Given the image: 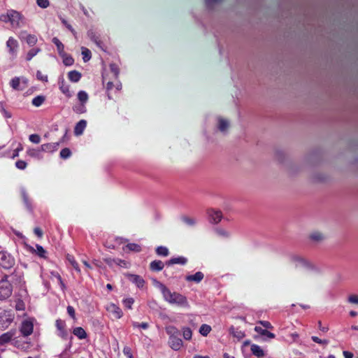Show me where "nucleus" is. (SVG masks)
Here are the masks:
<instances>
[{
	"label": "nucleus",
	"instance_id": "obj_1",
	"mask_svg": "<svg viewBox=\"0 0 358 358\" xmlns=\"http://www.w3.org/2000/svg\"><path fill=\"white\" fill-rule=\"evenodd\" d=\"M159 288L166 301L171 304H176L181 307H189V303L185 296L178 292H171V291L164 284L160 283Z\"/></svg>",
	"mask_w": 358,
	"mask_h": 358
},
{
	"label": "nucleus",
	"instance_id": "obj_2",
	"mask_svg": "<svg viewBox=\"0 0 358 358\" xmlns=\"http://www.w3.org/2000/svg\"><path fill=\"white\" fill-rule=\"evenodd\" d=\"M165 330L169 335L168 343L170 348L175 351L180 350L183 345V342L180 338V330L173 325L167 326Z\"/></svg>",
	"mask_w": 358,
	"mask_h": 358
},
{
	"label": "nucleus",
	"instance_id": "obj_3",
	"mask_svg": "<svg viewBox=\"0 0 358 358\" xmlns=\"http://www.w3.org/2000/svg\"><path fill=\"white\" fill-rule=\"evenodd\" d=\"M23 20L24 16L20 12L13 9L8 10L6 14L0 15V21L6 23L10 22L14 28L21 27Z\"/></svg>",
	"mask_w": 358,
	"mask_h": 358
},
{
	"label": "nucleus",
	"instance_id": "obj_4",
	"mask_svg": "<svg viewBox=\"0 0 358 358\" xmlns=\"http://www.w3.org/2000/svg\"><path fill=\"white\" fill-rule=\"evenodd\" d=\"M15 314L13 310H4L0 313V326L3 329H7L13 322Z\"/></svg>",
	"mask_w": 358,
	"mask_h": 358
},
{
	"label": "nucleus",
	"instance_id": "obj_5",
	"mask_svg": "<svg viewBox=\"0 0 358 358\" xmlns=\"http://www.w3.org/2000/svg\"><path fill=\"white\" fill-rule=\"evenodd\" d=\"M15 264V259L10 255L6 252H0V266L5 268L9 269Z\"/></svg>",
	"mask_w": 358,
	"mask_h": 358
},
{
	"label": "nucleus",
	"instance_id": "obj_6",
	"mask_svg": "<svg viewBox=\"0 0 358 358\" xmlns=\"http://www.w3.org/2000/svg\"><path fill=\"white\" fill-rule=\"evenodd\" d=\"M107 312L113 317V319L118 320L123 316L122 309L113 303H109L106 306Z\"/></svg>",
	"mask_w": 358,
	"mask_h": 358
},
{
	"label": "nucleus",
	"instance_id": "obj_7",
	"mask_svg": "<svg viewBox=\"0 0 358 358\" xmlns=\"http://www.w3.org/2000/svg\"><path fill=\"white\" fill-rule=\"evenodd\" d=\"M124 276L132 283L135 284L137 287L143 288L145 284L144 279L139 275L127 273Z\"/></svg>",
	"mask_w": 358,
	"mask_h": 358
},
{
	"label": "nucleus",
	"instance_id": "obj_8",
	"mask_svg": "<svg viewBox=\"0 0 358 358\" xmlns=\"http://www.w3.org/2000/svg\"><path fill=\"white\" fill-rule=\"evenodd\" d=\"M22 83L23 84L22 86L20 85L21 78L20 77H15L10 80V85L15 90L22 91L27 87V80L22 78Z\"/></svg>",
	"mask_w": 358,
	"mask_h": 358
},
{
	"label": "nucleus",
	"instance_id": "obj_9",
	"mask_svg": "<svg viewBox=\"0 0 358 358\" xmlns=\"http://www.w3.org/2000/svg\"><path fill=\"white\" fill-rule=\"evenodd\" d=\"M34 331V324L31 320H24L22 322L20 327V332L23 336L27 337L30 336Z\"/></svg>",
	"mask_w": 358,
	"mask_h": 358
},
{
	"label": "nucleus",
	"instance_id": "obj_10",
	"mask_svg": "<svg viewBox=\"0 0 358 358\" xmlns=\"http://www.w3.org/2000/svg\"><path fill=\"white\" fill-rule=\"evenodd\" d=\"M13 292L12 285H5L0 284V300L3 301L9 298Z\"/></svg>",
	"mask_w": 358,
	"mask_h": 358
},
{
	"label": "nucleus",
	"instance_id": "obj_11",
	"mask_svg": "<svg viewBox=\"0 0 358 358\" xmlns=\"http://www.w3.org/2000/svg\"><path fill=\"white\" fill-rule=\"evenodd\" d=\"M208 215L211 223L217 224L220 222L222 218V213L220 210H215L210 209L208 210Z\"/></svg>",
	"mask_w": 358,
	"mask_h": 358
},
{
	"label": "nucleus",
	"instance_id": "obj_12",
	"mask_svg": "<svg viewBox=\"0 0 358 358\" xmlns=\"http://www.w3.org/2000/svg\"><path fill=\"white\" fill-rule=\"evenodd\" d=\"M6 46L9 50V53L13 56H15L19 46L17 41L13 37H9L6 42Z\"/></svg>",
	"mask_w": 358,
	"mask_h": 358
},
{
	"label": "nucleus",
	"instance_id": "obj_13",
	"mask_svg": "<svg viewBox=\"0 0 358 358\" xmlns=\"http://www.w3.org/2000/svg\"><path fill=\"white\" fill-rule=\"evenodd\" d=\"M87 36L99 48H100L101 50H103V42L100 39V37L93 30L91 29L87 31Z\"/></svg>",
	"mask_w": 358,
	"mask_h": 358
},
{
	"label": "nucleus",
	"instance_id": "obj_14",
	"mask_svg": "<svg viewBox=\"0 0 358 358\" xmlns=\"http://www.w3.org/2000/svg\"><path fill=\"white\" fill-rule=\"evenodd\" d=\"M15 329H11L0 336V345H4L11 341L15 334Z\"/></svg>",
	"mask_w": 358,
	"mask_h": 358
},
{
	"label": "nucleus",
	"instance_id": "obj_15",
	"mask_svg": "<svg viewBox=\"0 0 358 358\" xmlns=\"http://www.w3.org/2000/svg\"><path fill=\"white\" fill-rule=\"evenodd\" d=\"M187 263V259L184 257H173L166 262V265L169 266L173 264L185 265Z\"/></svg>",
	"mask_w": 358,
	"mask_h": 358
},
{
	"label": "nucleus",
	"instance_id": "obj_16",
	"mask_svg": "<svg viewBox=\"0 0 358 358\" xmlns=\"http://www.w3.org/2000/svg\"><path fill=\"white\" fill-rule=\"evenodd\" d=\"M59 145V143H45L41 145V150L46 152H52L58 149Z\"/></svg>",
	"mask_w": 358,
	"mask_h": 358
},
{
	"label": "nucleus",
	"instance_id": "obj_17",
	"mask_svg": "<svg viewBox=\"0 0 358 358\" xmlns=\"http://www.w3.org/2000/svg\"><path fill=\"white\" fill-rule=\"evenodd\" d=\"M204 278V275L201 271H197L194 275H189L185 277V280L187 282H195L196 283L200 282Z\"/></svg>",
	"mask_w": 358,
	"mask_h": 358
},
{
	"label": "nucleus",
	"instance_id": "obj_18",
	"mask_svg": "<svg viewBox=\"0 0 358 358\" xmlns=\"http://www.w3.org/2000/svg\"><path fill=\"white\" fill-rule=\"evenodd\" d=\"M164 267V264L161 260H154L150 264V269L153 272L161 271Z\"/></svg>",
	"mask_w": 358,
	"mask_h": 358
},
{
	"label": "nucleus",
	"instance_id": "obj_19",
	"mask_svg": "<svg viewBox=\"0 0 358 358\" xmlns=\"http://www.w3.org/2000/svg\"><path fill=\"white\" fill-rule=\"evenodd\" d=\"M87 126V122L85 120H80L74 128V133L76 135H80L83 134L84 129Z\"/></svg>",
	"mask_w": 358,
	"mask_h": 358
},
{
	"label": "nucleus",
	"instance_id": "obj_20",
	"mask_svg": "<svg viewBox=\"0 0 358 358\" xmlns=\"http://www.w3.org/2000/svg\"><path fill=\"white\" fill-rule=\"evenodd\" d=\"M73 334L80 340L85 339L87 337L85 330L80 327H75L73 329Z\"/></svg>",
	"mask_w": 358,
	"mask_h": 358
},
{
	"label": "nucleus",
	"instance_id": "obj_21",
	"mask_svg": "<svg viewBox=\"0 0 358 358\" xmlns=\"http://www.w3.org/2000/svg\"><path fill=\"white\" fill-rule=\"evenodd\" d=\"M250 350L252 355L257 357L258 358H262L264 356V350L257 344H252L251 345Z\"/></svg>",
	"mask_w": 358,
	"mask_h": 358
},
{
	"label": "nucleus",
	"instance_id": "obj_22",
	"mask_svg": "<svg viewBox=\"0 0 358 358\" xmlns=\"http://www.w3.org/2000/svg\"><path fill=\"white\" fill-rule=\"evenodd\" d=\"M81 77L82 74L76 70L71 71L68 73V78L73 83L78 82Z\"/></svg>",
	"mask_w": 358,
	"mask_h": 358
},
{
	"label": "nucleus",
	"instance_id": "obj_23",
	"mask_svg": "<svg viewBox=\"0 0 358 358\" xmlns=\"http://www.w3.org/2000/svg\"><path fill=\"white\" fill-rule=\"evenodd\" d=\"M255 331L261 336H266L268 338H274L275 337V335L273 333L268 331L267 329H262L260 327L256 326L255 327Z\"/></svg>",
	"mask_w": 358,
	"mask_h": 358
},
{
	"label": "nucleus",
	"instance_id": "obj_24",
	"mask_svg": "<svg viewBox=\"0 0 358 358\" xmlns=\"http://www.w3.org/2000/svg\"><path fill=\"white\" fill-rule=\"evenodd\" d=\"M73 110L77 114H83L87 112L86 103H79L73 106Z\"/></svg>",
	"mask_w": 358,
	"mask_h": 358
},
{
	"label": "nucleus",
	"instance_id": "obj_25",
	"mask_svg": "<svg viewBox=\"0 0 358 358\" xmlns=\"http://www.w3.org/2000/svg\"><path fill=\"white\" fill-rule=\"evenodd\" d=\"M229 333L234 336L238 339L243 338L245 336V334L238 329H235L234 327L231 326L229 328Z\"/></svg>",
	"mask_w": 358,
	"mask_h": 358
},
{
	"label": "nucleus",
	"instance_id": "obj_26",
	"mask_svg": "<svg viewBox=\"0 0 358 358\" xmlns=\"http://www.w3.org/2000/svg\"><path fill=\"white\" fill-rule=\"evenodd\" d=\"M52 43L56 45L59 54L62 55L64 52V45L63 43L57 37L52 38Z\"/></svg>",
	"mask_w": 358,
	"mask_h": 358
},
{
	"label": "nucleus",
	"instance_id": "obj_27",
	"mask_svg": "<svg viewBox=\"0 0 358 358\" xmlns=\"http://www.w3.org/2000/svg\"><path fill=\"white\" fill-rule=\"evenodd\" d=\"M45 100V97L44 96L38 95L32 99L31 103L36 107H39L44 103Z\"/></svg>",
	"mask_w": 358,
	"mask_h": 358
},
{
	"label": "nucleus",
	"instance_id": "obj_28",
	"mask_svg": "<svg viewBox=\"0 0 358 358\" xmlns=\"http://www.w3.org/2000/svg\"><path fill=\"white\" fill-rule=\"evenodd\" d=\"M77 96L80 103H87V102L88 101L89 96L85 91H79Z\"/></svg>",
	"mask_w": 358,
	"mask_h": 358
},
{
	"label": "nucleus",
	"instance_id": "obj_29",
	"mask_svg": "<svg viewBox=\"0 0 358 358\" xmlns=\"http://www.w3.org/2000/svg\"><path fill=\"white\" fill-rule=\"evenodd\" d=\"M155 252L158 256L167 257L169 255V249L165 246H158Z\"/></svg>",
	"mask_w": 358,
	"mask_h": 358
},
{
	"label": "nucleus",
	"instance_id": "obj_30",
	"mask_svg": "<svg viewBox=\"0 0 358 358\" xmlns=\"http://www.w3.org/2000/svg\"><path fill=\"white\" fill-rule=\"evenodd\" d=\"M125 248L129 250L135 252H140L142 250L141 246L137 243H130L126 245Z\"/></svg>",
	"mask_w": 358,
	"mask_h": 358
},
{
	"label": "nucleus",
	"instance_id": "obj_31",
	"mask_svg": "<svg viewBox=\"0 0 358 358\" xmlns=\"http://www.w3.org/2000/svg\"><path fill=\"white\" fill-rule=\"evenodd\" d=\"M211 327L208 324H203L199 328V333L203 336H207L208 334L211 331Z\"/></svg>",
	"mask_w": 358,
	"mask_h": 358
},
{
	"label": "nucleus",
	"instance_id": "obj_32",
	"mask_svg": "<svg viewBox=\"0 0 358 358\" xmlns=\"http://www.w3.org/2000/svg\"><path fill=\"white\" fill-rule=\"evenodd\" d=\"M41 51V49L39 48H32L27 54L26 59L27 61H30L31 59L36 56L38 52Z\"/></svg>",
	"mask_w": 358,
	"mask_h": 358
},
{
	"label": "nucleus",
	"instance_id": "obj_33",
	"mask_svg": "<svg viewBox=\"0 0 358 358\" xmlns=\"http://www.w3.org/2000/svg\"><path fill=\"white\" fill-rule=\"evenodd\" d=\"M182 336L185 340L190 341L192 336V331L189 327H182Z\"/></svg>",
	"mask_w": 358,
	"mask_h": 358
},
{
	"label": "nucleus",
	"instance_id": "obj_34",
	"mask_svg": "<svg viewBox=\"0 0 358 358\" xmlns=\"http://www.w3.org/2000/svg\"><path fill=\"white\" fill-rule=\"evenodd\" d=\"M27 43L29 46H34L36 44L38 39L36 35L28 34L25 38Z\"/></svg>",
	"mask_w": 358,
	"mask_h": 358
},
{
	"label": "nucleus",
	"instance_id": "obj_35",
	"mask_svg": "<svg viewBox=\"0 0 358 358\" xmlns=\"http://www.w3.org/2000/svg\"><path fill=\"white\" fill-rule=\"evenodd\" d=\"M60 90L66 97L70 98L72 96V93L70 90V87L68 85L62 83L59 87Z\"/></svg>",
	"mask_w": 358,
	"mask_h": 358
},
{
	"label": "nucleus",
	"instance_id": "obj_36",
	"mask_svg": "<svg viewBox=\"0 0 358 358\" xmlns=\"http://www.w3.org/2000/svg\"><path fill=\"white\" fill-rule=\"evenodd\" d=\"M62 56L63 57V63L65 66H71L73 64L74 59L71 56L67 55L64 52L62 54Z\"/></svg>",
	"mask_w": 358,
	"mask_h": 358
},
{
	"label": "nucleus",
	"instance_id": "obj_37",
	"mask_svg": "<svg viewBox=\"0 0 358 358\" xmlns=\"http://www.w3.org/2000/svg\"><path fill=\"white\" fill-rule=\"evenodd\" d=\"M66 259H68V261L71 263V264L72 265V266L73 267V268L80 272V269L79 268V266H78V262L76 261L75 258L73 256L68 254L66 255Z\"/></svg>",
	"mask_w": 358,
	"mask_h": 358
},
{
	"label": "nucleus",
	"instance_id": "obj_38",
	"mask_svg": "<svg viewBox=\"0 0 358 358\" xmlns=\"http://www.w3.org/2000/svg\"><path fill=\"white\" fill-rule=\"evenodd\" d=\"M229 122L227 120L223 119V118H219V125L218 128L219 130L221 131H225L228 127H229Z\"/></svg>",
	"mask_w": 358,
	"mask_h": 358
},
{
	"label": "nucleus",
	"instance_id": "obj_39",
	"mask_svg": "<svg viewBox=\"0 0 358 358\" xmlns=\"http://www.w3.org/2000/svg\"><path fill=\"white\" fill-rule=\"evenodd\" d=\"M83 59L85 62H88L92 57L91 51L87 48H82Z\"/></svg>",
	"mask_w": 358,
	"mask_h": 358
},
{
	"label": "nucleus",
	"instance_id": "obj_40",
	"mask_svg": "<svg viewBox=\"0 0 358 358\" xmlns=\"http://www.w3.org/2000/svg\"><path fill=\"white\" fill-rule=\"evenodd\" d=\"M310 238L313 241H320L324 239V236L319 231H314L310 235Z\"/></svg>",
	"mask_w": 358,
	"mask_h": 358
},
{
	"label": "nucleus",
	"instance_id": "obj_41",
	"mask_svg": "<svg viewBox=\"0 0 358 358\" xmlns=\"http://www.w3.org/2000/svg\"><path fill=\"white\" fill-rule=\"evenodd\" d=\"M110 70L113 73L114 78L117 79L120 73V70L117 65L115 64H110Z\"/></svg>",
	"mask_w": 358,
	"mask_h": 358
},
{
	"label": "nucleus",
	"instance_id": "obj_42",
	"mask_svg": "<svg viewBox=\"0 0 358 358\" xmlns=\"http://www.w3.org/2000/svg\"><path fill=\"white\" fill-rule=\"evenodd\" d=\"M71 155V152L69 148H63L61 151H60V157L62 158V159H67L69 158Z\"/></svg>",
	"mask_w": 358,
	"mask_h": 358
},
{
	"label": "nucleus",
	"instance_id": "obj_43",
	"mask_svg": "<svg viewBox=\"0 0 358 358\" xmlns=\"http://www.w3.org/2000/svg\"><path fill=\"white\" fill-rule=\"evenodd\" d=\"M113 87H115V85L113 84V82L108 81L106 83V90L108 98L109 99H113L112 96H111V92H110L113 90Z\"/></svg>",
	"mask_w": 358,
	"mask_h": 358
},
{
	"label": "nucleus",
	"instance_id": "obj_44",
	"mask_svg": "<svg viewBox=\"0 0 358 358\" xmlns=\"http://www.w3.org/2000/svg\"><path fill=\"white\" fill-rule=\"evenodd\" d=\"M132 327L134 328H141L143 329H147L149 328V324L148 322L138 323L137 322H132Z\"/></svg>",
	"mask_w": 358,
	"mask_h": 358
},
{
	"label": "nucleus",
	"instance_id": "obj_45",
	"mask_svg": "<svg viewBox=\"0 0 358 358\" xmlns=\"http://www.w3.org/2000/svg\"><path fill=\"white\" fill-rule=\"evenodd\" d=\"M0 111L6 118H10L12 116L11 113L5 108L3 102H0Z\"/></svg>",
	"mask_w": 358,
	"mask_h": 358
},
{
	"label": "nucleus",
	"instance_id": "obj_46",
	"mask_svg": "<svg viewBox=\"0 0 358 358\" xmlns=\"http://www.w3.org/2000/svg\"><path fill=\"white\" fill-rule=\"evenodd\" d=\"M122 303H123V305L124 306V307H126L129 309H131L132 305L134 303V300L133 298H127L122 301Z\"/></svg>",
	"mask_w": 358,
	"mask_h": 358
},
{
	"label": "nucleus",
	"instance_id": "obj_47",
	"mask_svg": "<svg viewBox=\"0 0 358 358\" xmlns=\"http://www.w3.org/2000/svg\"><path fill=\"white\" fill-rule=\"evenodd\" d=\"M182 220L183 222L189 226H193L196 224V220L192 217L184 216L182 217Z\"/></svg>",
	"mask_w": 358,
	"mask_h": 358
},
{
	"label": "nucleus",
	"instance_id": "obj_48",
	"mask_svg": "<svg viewBox=\"0 0 358 358\" xmlns=\"http://www.w3.org/2000/svg\"><path fill=\"white\" fill-rule=\"evenodd\" d=\"M55 327L58 331L64 330V329H65L66 327V323L61 319H57L55 322Z\"/></svg>",
	"mask_w": 358,
	"mask_h": 358
},
{
	"label": "nucleus",
	"instance_id": "obj_49",
	"mask_svg": "<svg viewBox=\"0 0 358 358\" xmlns=\"http://www.w3.org/2000/svg\"><path fill=\"white\" fill-rule=\"evenodd\" d=\"M37 5L42 8H46L50 6V1L49 0H36Z\"/></svg>",
	"mask_w": 358,
	"mask_h": 358
},
{
	"label": "nucleus",
	"instance_id": "obj_50",
	"mask_svg": "<svg viewBox=\"0 0 358 358\" xmlns=\"http://www.w3.org/2000/svg\"><path fill=\"white\" fill-rule=\"evenodd\" d=\"M311 339L315 343H318V344H321V345H327L329 343V341L328 340H322V339L319 338L317 336H313L311 337Z\"/></svg>",
	"mask_w": 358,
	"mask_h": 358
},
{
	"label": "nucleus",
	"instance_id": "obj_51",
	"mask_svg": "<svg viewBox=\"0 0 358 358\" xmlns=\"http://www.w3.org/2000/svg\"><path fill=\"white\" fill-rule=\"evenodd\" d=\"M29 139L31 142L34 143H39L41 141V137L38 134H31L29 137Z\"/></svg>",
	"mask_w": 358,
	"mask_h": 358
},
{
	"label": "nucleus",
	"instance_id": "obj_52",
	"mask_svg": "<svg viewBox=\"0 0 358 358\" xmlns=\"http://www.w3.org/2000/svg\"><path fill=\"white\" fill-rule=\"evenodd\" d=\"M36 78L38 80L43 82H48V76L44 75L41 71H37L36 72Z\"/></svg>",
	"mask_w": 358,
	"mask_h": 358
},
{
	"label": "nucleus",
	"instance_id": "obj_53",
	"mask_svg": "<svg viewBox=\"0 0 358 358\" xmlns=\"http://www.w3.org/2000/svg\"><path fill=\"white\" fill-rule=\"evenodd\" d=\"M36 247L38 255L41 257H45L46 251L44 250V248L41 245L38 244L36 245Z\"/></svg>",
	"mask_w": 358,
	"mask_h": 358
},
{
	"label": "nucleus",
	"instance_id": "obj_54",
	"mask_svg": "<svg viewBox=\"0 0 358 358\" xmlns=\"http://www.w3.org/2000/svg\"><path fill=\"white\" fill-rule=\"evenodd\" d=\"M27 162L23 160H18L15 163V166L20 170H24L27 167Z\"/></svg>",
	"mask_w": 358,
	"mask_h": 358
},
{
	"label": "nucleus",
	"instance_id": "obj_55",
	"mask_svg": "<svg viewBox=\"0 0 358 358\" xmlns=\"http://www.w3.org/2000/svg\"><path fill=\"white\" fill-rule=\"evenodd\" d=\"M66 310H67V313L69 315V316L72 319L76 320V311H75L74 308L71 306H68Z\"/></svg>",
	"mask_w": 358,
	"mask_h": 358
},
{
	"label": "nucleus",
	"instance_id": "obj_56",
	"mask_svg": "<svg viewBox=\"0 0 358 358\" xmlns=\"http://www.w3.org/2000/svg\"><path fill=\"white\" fill-rule=\"evenodd\" d=\"M15 309L17 310H24V303L22 300L18 299L15 304Z\"/></svg>",
	"mask_w": 358,
	"mask_h": 358
},
{
	"label": "nucleus",
	"instance_id": "obj_57",
	"mask_svg": "<svg viewBox=\"0 0 358 358\" xmlns=\"http://www.w3.org/2000/svg\"><path fill=\"white\" fill-rule=\"evenodd\" d=\"M259 323L267 329H272L273 328L271 322L268 321L260 320L259 321Z\"/></svg>",
	"mask_w": 358,
	"mask_h": 358
},
{
	"label": "nucleus",
	"instance_id": "obj_58",
	"mask_svg": "<svg viewBox=\"0 0 358 358\" xmlns=\"http://www.w3.org/2000/svg\"><path fill=\"white\" fill-rule=\"evenodd\" d=\"M62 24H64V25L66 26V28H67V29H69V31H70L73 34H74V35H75V34H76V32L75 29L73 28V27H72L70 24H69V23L67 22V21H66V20L62 19Z\"/></svg>",
	"mask_w": 358,
	"mask_h": 358
},
{
	"label": "nucleus",
	"instance_id": "obj_59",
	"mask_svg": "<svg viewBox=\"0 0 358 358\" xmlns=\"http://www.w3.org/2000/svg\"><path fill=\"white\" fill-rule=\"evenodd\" d=\"M348 301L350 303L358 304V296L356 294H352L349 296Z\"/></svg>",
	"mask_w": 358,
	"mask_h": 358
},
{
	"label": "nucleus",
	"instance_id": "obj_60",
	"mask_svg": "<svg viewBox=\"0 0 358 358\" xmlns=\"http://www.w3.org/2000/svg\"><path fill=\"white\" fill-rule=\"evenodd\" d=\"M123 353L125 356L127 357V358H134L133 355L131 353V348L129 347H124L123 348Z\"/></svg>",
	"mask_w": 358,
	"mask_h": 358
},
{
	"label": "nucleus",
	"instance_id": "obj_61",
	"mask_svg": "<svg viewBox=\"0 0 358 358\" xmlns=\"http://www.w3.org/2000/svg\"><path fill=\"white\" fill-rule=\"evenodd\" d=\"M116 264L122 267H124V268H127L128 267V265H129V263L125 261V260H122V259H118L117 261H116Z\"/></svg>",
	"mask_w": 358,
	"mask_h": 358
},
{
	"label": "nucleus",
	"instance_id": "obj_62",
	"mask_svg": "<svg viewBox=\"0 0 358 358\" xmlns=\"http://www.w3.org/2000/svg\"><path fill=\"white\" fill-rule=\"evenodd\" d=\"M34 232L38 238H41L43 237V232L40 227H35Z\"/></svg>",
	"mask_w": 358,
	"mask_h": 358
},
{
	"label": "nucleus",
	"instance_id": "obj_63",
	"mask_svg": "<svg viewBox=\"0 0 358 358\" xmlns=\"http://www.w3.org/2000/svg\"><path fill=\"white\" fill-rule=\"evenodd\" d=\"M8 275H4L2 278V279L0 281V284L1 285H12L9 282H8Z\"/></svg>",
	"mask_w": 358,
	"mask_h": 358
},
{
	"label": "nucleus",
	"instance_id": "obj_64",
	"mask_svg": "<svg viewBox=\"0 0 358 358\" xmlns=\"http://www.w3.org/2000/svg\"><path fill=\"white\" fill-rule=\"evenodd\" d=\"M343 355L345 358H353V353L349 351H343Z\"/></svg>",
	"mask_w": 358,
	"mask_h": 358
}]
</instances>
